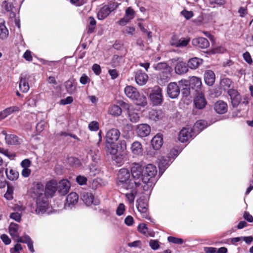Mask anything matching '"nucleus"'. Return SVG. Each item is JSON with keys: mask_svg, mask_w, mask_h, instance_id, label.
<instances>
[{"mask_svg": "<svg viewBox=\"0 0 253 253\" xmlns=\"http://www.w3.org/2000/svg\"><path fill=\"white\" fill-rule=\"evenodd\" d=\"M70 188V184L67 180H61L58 184H57L58 192L62 195L66 194Z\"/></svg>", "mask_w": 253, "mask_h": 253, "instance_id": "obj_21", "label": "nucleus"}, {"mask_svg": "<svg viewBox=\"0 0 253 253\" xmlns=\"http://www.w3.org/2000/svg\"><path fill=\"white\" fill-rule=\"evenodd\" d=\"M148 202V197L143 196L140 197L136 201V207L138 211L141 214L142 217L146 219L149 218Z\"/></svg>", "mask_w": 253, "mask_h": 253, "instance_id": "obj_7", "label": "nucleus"}, {"mask_svg": "<svg viewBox=\"0 0 253 253\" xmlns=\"http://www.w3.org/2000/svg\"><path fill=\"white\" fill-rule=\"evenodd\" d=\"M203 60L202 59L194 57L190 59L187 63L188 67L192 69H197L200 64L202 63Z\"/></svg>", "mask_w": 253, "mask_h": 253, "instance_id": "obj_34", "label": "nucleus"}, {"mask_svg": "<svg viewBox=\"0 0 253 253\" xmlns=\"http://www.w3.org/2000/svg\"><path fill=\"white\" fill-rule=\"evenodd\" d=\"M156 70L162 71L170 70V68L165 63H159L155 67Z\"/></svg>", "mask_w": 253, "mask_h": 253, "instance_id": "obj_45", "label": "nucleus"}, {"mask_svg": "<svg viewBox=\"0 0 253 253\" xmlns=\"http://www.w3.org/2000/svg\"><path fill=\"white\" fill-rule=\"evenodd\" d=\"M19 88L23 92H27L29 89V85L25 78H21L19 82Z\"/></svg>", "mask_w": 253, "mask_h": 253, "instance_id": "obj_41", "label": "nucleus"}, {"mask_svg": "<svg viewBox=\"0 0 253 253\" xmlns=\"http://www.w3.org/2000/svg\"><path fill=\"white\" fill-rule=\"evenodd\" d=\"M89 78L85 74H84L80 79V82L81 84H86L87 83L89 82Z\"/></svg>", "mask_w": 253, "mask_h": 253, "instance_id": "obj_64", "label": "nucleus"}, {"mask_svg": "<svg viewBox=\"0 0 253 253\" xmlns=\"http://www.w3.org/2000/svg\"><path fill=\"white\" fill-rule=\"evenodd\" d=\"M147 229L148 228L146 225L144 223H141L139 224L137 227L138 231L141 234H143L144 235H145V234H146V232L147 231Z\"/></svg>", "mask_w": 253, "mask_h": 253, "instance_id": "obj_58", "label": "nucleus"}, {"mask_svg": "<svg viewBox=\"0 0 253 253\" xmlns=\"http://www.w3.org/2000/svg\"><path fill=\"white\" fill-rule=\"evenodd\" d=\"M232 84V81L228 78H223L220 81V86L224 90L229 89Z\"/></svg>", "mask_w": 253, "mask_h": 253, "instance_id": "obj_44", "label": "nucleus"}, {"mask_svg": "<svg viewBox=\"0 0 253 253\" xmlns=\"http://www.w3.org/2000/svg\"><path fill=\"white\" fill-rule=\"evenodd\" d=\"M180 14L185 19L188 20L193 16V12L192 11H188L186 9H184L180 12Z\"/></svg>", "mask_w": 253, "mask_h": 253, "instance_id": "obj_54", "label": "nucleus"}, {"mask_svg": "<svg viewBox=\"0 0 253 253\" xmlns=\"http://www.w3.org/2000/svg\"><path fill=\"white\" fill-rule=\"evenodd\" d=\"M5 21L3 19H0V38L6 39L8 36V31L4 25Z\"/></svg>", "mask_w": 253, "mask_h": 253, "instance_id": "obj_39", "label": "nucleus"}, {"mask_svg": "<svg viewBox=\"0 0 253 253\" xmlns=\"http://www.w3.org/2000/svg\"><path fill=\"white\" fill-rule=\"evenodd\" d=\"M32 241L30 237L28 235H25L22 237H18L16 239V241L18 243H24L28 244Z\"/></svg>", "mask_w": 253, "mask_h": 253, "instance_id": "obj_53", "label": "nucleus"}, {"mask_svg": "<svg viewBox=\"0 0 253 253\" xmlns=\"http://www.w3.org/2000/svg\"><path fill=\"white\" fill-rule=\"evenodd\" d=\"M68 163L73 166H79L80 165V160L75 157H70L68 159Z\"/></svg>", "mask_w": 253, "mask_h": 253, "instance_id": "obj_55", "label": "nucleus"}, {"mask_svg": "<svg viewBox=\"0 0 253 253\" xmlns=\"http://www.w3.org/2000/svg\"><path fill=\"white\" fill-rule=\"evenodd\" d=\"M170 71H162L157 76V80L160 84H163L167 82L170 75Z\"/></svg>", "mask_w": 253, "mask_h": 253, "instance_id": "obj_31", "label": "nucleus"}, {"mask_svg": "<svg viewBox=\"0 0 253 253\" xmlns=\"http://www.w3.org/2000/svg\"><path fill=\"white\" fill-rule=\"evenodd\" d=\"M189 42L190 39L188 38H181L179 39L173 38L170 41V44L177 47H185Z\"/></svg>", "mask_w": 253, "mask_h": 253, "instance_id": "obj_24", "label": "nucleus"}, {"mask_svg": "<svg viewBox=\"0 0 253 253\" xmlns=\"http://www.w3.org/2000/svg\"><path fill=\"white\" fill-rule=\"evenodd\" d=\"M150 99L154 105L161 104L163 102L162 89L158 86L154 87L149 96Z\"/></svg>", "mask_w": 253, "mask_h": 253, "instance_id": "obj_9", "label": "nucleus"}, {"mask_svg": "<svg viewBox=\"0 0 253 253\" xmlns=\"http://www.w3.org/2000/svg\"><path fill=\"white\" fill-rule=\"evenodd\" d=\"M108 112L110 115L113 116L117 117L121 115L122 110L119 106L113 105L108 108Z\"/></svg>", "mask_w": 253, "mask_h": 253, "instance_id": "obj_37", "label": "nucleus"}, {"mask_svg": "<svg viewBox=\"0 0 253 253\" xmlns=\"http://www.w3.org/2000/svg\"><path fill=\"white\" fill-rule=\"evenodd\" d=\"M102 180L100 178H96L93 180L92 182V188L96 189L102 186Z\"/></svg>", "mask_w": 253, "mask_h": 253, "instance_id": "obj_51", "label": "nucleus"}, {"mask_svg": "<svg viewBox=\"0 0 253 253\" xmlns=\"http://www.w3.org/2000/svg\"><path fill=\"white\" fill-rule=\"evenodd\" d=\"M163 117L162 112L160 110H150L149 112V118L150 120L154 121H157L161 119Z\"/></svg>", "mask_w": 253, "mask_h": 253, "instance_id": "obj_32", "label": "nucleus"}, {"mask_svg": "<svg viewBox=\"0 0 253 253\" xmlns=\"http://www.w3.org/2000/svg\"><path fill=\"white\" fill-rule=\"evenodd\" d=\"M208 126L207 122L205 120L197 121L193 126V131L195 134L198 133Z\"/></svg>", "mask_w": 253, "mask_h": 253, "instance_id": "obj_30", "label": "nucleus"}, {"mask_svg": "<svg viewBox=\"0 0 253 253\" xmlns=\"http://www.w3.org/2000/svg\"><path fill=\"white\" fill-rule=\"evenodd\" d=\"M157 169L153 164H148L143 167L138 164H133L131 169L132 177L142 184L143 189L150 192L155 185L157 179Z\"/></svg>", "mask_w": 253, "mask_h": 253, "instance_id": "obj_1", "label": "nucleus"}, {"mask_svg": "<svg viewBox=\"0 0 253 253\" xmlns=\"http://www.w3.org/2000/svg\"><path fill=\"white\" fill-rule=\"evenodd\" d=\"M18 111V107L16 106H12L7 108L2 111L0 112V120L3 119L11 113Z\"/></svg>", "mask_w": 253, "mask_h": 253, "instance_id": "obj_33", "label": "nucleus"}, {"mask_svg": "<svg viewBox=\"0 0 253 253\" xmlns=\"http://www.w3.org/2000/svg\"><path fill=\"white\" fill-rule=\"evenodd\" d=\"M168 241L173 244L177 245H181L183 243L184 241L182 239L179 238H176L173 236H169L168 238Z\"/></svg>", "mask_w": 253, "mask_h": 253, "instance_id": "obj_46", "label": "nucleus"}, {"mask_svg": "<svg viewBox=\"0 0 253 253\" xmlns=\"http://www.w3.org/2000/svg\"><path fill=\"white\" fill-rule=\"evenodd\" d=\"M214 109L218 114H224L227 111V105L225 102L219 100L214 104Z\"/></svg>", "mask_w": 253, "mask_h": 253, "instance_id": "obj_25", "label": "nucleus"}, {"mask_svg": "<svg viewBox=\"0 0 253 253\" xmlns=\"http://www.w3.org/2000/svg\"><path fill=\"white\" fill-rule=\"evenodd\" d=\"M163 144L162 135L160 133L156 134L151 140V144L155 150H159L162 146Z\"/></svg>", "mask_w": 253, "mask_h": 253, "instance_id": "obj_26", "label": "nucleus"}, {"mask_svg": "<svg viewBox=\"0 0 253 253\" xmlns=\"http://www.w3.org/2000/svg\"><path fill=\"white\" fill-rule=\"evenodd\" d=\"M138 187V186H134L133 188H126V189H129L131 190L130 193H127L126 194V197L130 204L133 203L135 196L138 192L137 189Z\"/></svg>", "mask_w": 253, "mask_h": 253, "instance_id": "obj_36", "label": "nucleus"}, {"mask_svg": "<svg viewBox=\"0 0 253 253\" xmlns=\"http://www.w3.org/2000/svg\"><path fill=\"white\" fill-rule=\"evenodd\" d=\"M135 132L138 136L144 137L150 133L151 127L146 124H139L136 126Z\"/></svg>", "mask_w": 253, "mask_h": 253, "instance_id": "obj_14", "label": "nucleus"}, {"mask_svg": "<svg viewBox=\"0 0 253 253\" xmlns=\"http://www.w3.org/2000/svg\"><path fill=\"white\" fill-rule=\"evenodd\" d=\"M82 199L87 206H89L92 204L94 205H98L100 203L98 199H94V196L91 193L88 192L83 193Z\"/></svg>", "mask_w": 253, "mask_h": 253, "instance_id": "obj_17", "label": "nucleus"}, {"mask_svg": "<svg viewBox=\"0 0 253 253\" xmlns=\"http://www.w3.org/2000/svg\"><path fill=\"white\" fill-rule=\"evenodd\" d=\"M171 61L174 66V71L176 74L182 75L188 72L187 65L181 58H173Z\"/></svg>", "mask_w": 253, "mask_h": 253, "instance_id": "obj_8", "label": "nucleus"}, {"mask_svg": "<svg viewBox=\"0 0 253 253\" xmlns=\"http://www.w3.org/2000/svg\"><path fill=\"white\" fill-rule=\"evenodd\" d=\"M76 181L80 185H85L87 182V178L84 176L79 175L76 177Z\"/></svg>", "mask_w": 253, "mask_h": 253, "instance_id": "obj_57", "label": "nucleus"}, {"mask_svg": "<svg viewBox=\"0 0 253 253\" xmlns=\"http://www.w3.org/2000/svg\"><path fill=\"white\" fill-rule=\"evenodd\" d=\"M78 195L76 192L70 193L66 198L65 208L66 209H72L78 203Z\"/></svg>", "mask_w": 253, "mask_h": 253, "instance_id": "obj_16", "label": "nucleus"}, {"mask_svg": "<svg viewBox=\"0 0 253 253\" xmlns=\"http://www.w3.org/2000/svg\"><path fill=\"white\" fill-rule=\"evenodd\" d=\"M2 6L7 11H10L13 8V5L11 3L7 2L6 1H4L2 3Z\"/></svg>", "mask_w": 253, "mask_h": 253, "instance_id": "obj_59", "label": "nucleus"}, {"mask_svg": "<svg viewBox=\"0 0 253 253\" xmlns=\"http://www.w3.org/2000/svg\"><path fill=\"white\" fill-rule=\"evenodd\" d=\"M135 80L137 84L139 85H143L147 82L148 76L141 71H138L135 73Z\"/></svg>", "mask_w": 253, "mask_h": 253, "instance_id": "obj_23", "label": "nucleus"}, {"mask_svg": "<svg viewBox=\"0 0 253 253\" xmlns=\"http://www.w3.org/2000/svg\"><path fill=\"white\" fill-rule=\"evenodd\" d=\"M167 94L171 98H177L180 93V86L179 83L171 82L168 84L167 87Z\"/></svg>", "mask_w": 253, "mask_h": 253, "instance_id": "obj_12", "label": "nucleus"}, {"mask_svg": "<svg viewBox=\"0 0 253 253\" xmlns=\"http://www.w3.org/2000/svg\"><path fill=\"white\" fill-rule=\"evenodd\" d=\"M230 97L232 105L233 107H237L241 101V97L238 91L235 89H231L228 91Z\"/></svg>", "mask_w": 253, "mask_h": 253, "instance_id": "obj_18", "label": "nucleus"}, {"mask_svg": "<svg viewBox=\"0 0 253 253\" xmlns=\"http://www.w3.org/2000/svg\"><path fill=\"white\" fill-rule=\"evenodd\" d=\"M131 150L134 155H141L143 151L141 144L138 141L134 142L131 145Z\"/></svg>", "mask_w": 253, "mask_h": 253, "instance_id": "obj_38", "label": "nucleus"}, {"mask_svg": "<svg viewBox=\"0 0 253 253\" xmlns=\"http://www.w3.org/2000/svg\"><path fill=\"white\" fill-rule=\"evenodd\" d=\"M195 106L198 109H203L207 104V101L202 92H197L194 100Z\"/></svg>", "mask_w": 253, "mask_h": 253, "instance_id": "obj_20", "label": "nucleus"}, {"mask_svg": "<svg viewBox=\"0 0 253 253\" xmlns=\"http://www.w3.org/2000/svg\"><path fill=\"white\" fill-rule=\"evenodd\" d=\"M65 87L69 93H72L76 90V85L73 80H69L65 82Z\"/></svg>", "mask_w": 253, "mask_h": 253, "instance_id": "obj_42", "label": "nucleus"}, {"mask_svg": "<svg viewBox=\"0 0 253 253\" xmlns=\"http://www.w3.org/2000/svg\"><path fill=\"white\" fill-rule=\"evenodd\" d=\"M92 70L94 72V74L96 75H99L101 72L100 66L97 64H94L93 65L92 67Z\"/></svg>", "mask_w": 253, "mask_h": 253, "instance_id": "obj_63", "label": "nucleus"}, {"mask_svg": "<svg viewBox=\"0 0 253 253\" xmlns=\"http://www.w3.org/2000/svg\"><path fill=\"white\" fill-rule=\"evenodd\" d=\"M134 223L133 218L130 216H127L125 219V223L129 226H132Z\"/></svg>", "mask_w": 253, "mask_h": 253, "instance_id": "obj_62", "label": "nucleus"}, {"mask_svg": "<svg viewBox=\"0 0 253 253\" xmlns=\"http://www.w3.org/2000/svg\"><path fill=\"white\" fill-rule=\"evenodd\" d=\"M88 127L90 131H96L99 129V124L96 121H92L88 124Z\"/></svg>", "mask_w": 253, "mask_h": 253, "instance_id": "obj_52", "label": "nucleus"}, {"mask_svg": "<svg viewBox=\"0 0 253 253\" xmlns=\"http://www.w3.org/2000/svg\"><path fill=\"white\" fill-rule=\"evenodd\" d=\"M44 189L42 185L37 184L33 189V196L36 198V207L35 213L38 215L50 214L52 212V209L49 205L48 200L43 194Z\"/></svg>", "mask_w": 253, "mask_h": 253, "instance_id": "obj_2", "label": "nucleus"}, {"mask_svg": "<svg viewBox=\"0 0 253 253\" xmlns=\"http://www.w3.org/2000/svg\"><path fill=\"white\" fill-rule=\"evenodd\" d=\"M119 4L116 2H110L100 8L97 13V18L100 20H104L111 12L118 7Z\"/></svg>", "mask_w": 253, "mask_h": 253, "instance_id": "obj_6", "label": "nucleus"}, {"mask_svg": "<svg viewBox=\"0 0 253 253\" xmlns=\"http://www.w3.org/2000/svg\"><path fill=\"white\" fill-rule=\"evenodd\" d=\"M124 91L126 96L135 101L137 105L144 106L147 104L146 97L140 94L134 87L127 85L125 88Z\"/></svg>", "mask_w": 253, "mask_h": 253, "instance_id": "obj_4", "label": "nucleus"}, {"mask_svg": "<svg viewBox=\"0 0 253 253\" xmlns=\"http://www.w3.org/2000/svg\"><path fill=\"white\" fill-rule=\"evenodd\" d=\"M215 76L214 72L211 70L206 71L204 74L205 83L208 85H212L215 82Z\"/></svg>", "mask_w": 253, "mask_h": 253, "instance_id": "obj_29", "label": "nucleus"}, {"mask_svg": "<svg viewBox=\"0 0 253 253\" xmlns=\"http://www.w3.org/2000/svg\"><path fill=\"white\" fill-rule=\"evenodd\" d=\"M179 151L176 149H172L169 156H163L159 159V168L161 174L169 167L174 158L179 154Z\"/></svg>", "mask_w": 253, "mask_h": 253, "instance_id": "obj_5", "label": "nucleus"}, {"mask_svg": "<svg viewBox=\"0 0 253 253\" xmlns=\"http://www.w3.org/2000/svg\"><path fill=\"white\" fill-rule=\"evenodd\" d=\"M123 62H124L123 57L121 56H118L117 55H115L113 56L112 60V64L115 66H118Z\"/></svg>", "mask_w": 253, "mask_h": 253, "instance_id": "obj_48", "label": "nucleus"}, {"mask_svg": "<svg viewBox=\"0 0 253 253\" xmlns=\"http://www.w3.org/2000/svg\"><path fill=\"white\" fill-rule=\"evenodd\" d=\"M1 134L4 136L5 143L9 145H15L20 144V140L16 135L7 134L5 130L1 131Z\"/></svg>", "mask_w": 253, "mask_h": 253, "instance_id": "obj_15", "label": "nucleus"}, {"mask_svg": "<svg viewBox=\"0 0 253 253\" xmlns=\"http://www.w3.org/2000/svg\"><path fill=\"white\" fill-rule=\"evenodd\" d=\"M180 89H181L182 94L187 97L190 94L189 83L187 80H181L178 82Z\"/></svg>", "mask_w": 253, "mask_h": 253, "instance_id": "obj_28", "label": "nucleus"}, {"mask_svg": "<svg viewBox=\"0 0 253 253\" xmlns=\"http://www.w3.org/2000/svg\"><path fill=\"white\" fill-rule=\"evenodd\" d=\"M57 189V182L55 181H50L46 185L45 192L43 194L45 196L52 197L54 195Z\"/></svg>", "mask_w": 253, "mask_h": 253, "instance_id": "obj_19", "label": "nucleus"}, {"mask_svg": "<svg viewBox=\"0 0 253 253\" xmlns=\"http://www.w3.org/2000/svg\"><path fill=\"white\" fill-rule=\"evenodd\" d=\"M5 173L7 177L10 180H14L18 178L19 176L18 172L14 169H10L9 171L6 169L5 170Z\"/></svg>", "mask_w": 253, "mask_h": 253, "instance_id": "obj_40", "label": "nucleus"}, {"mask_svg": "<svg viewBox=\"0 0 253 253\" xmlns=\"http://www.w3.org/2000/svg\"><path fill=\"white\" fill-rule=\"evenodd\" d=\"M10 217L16 221L19 222L21 218V215L18 212H13L10 214Z\"/></svg>", "mask_w": 253, "mask_h": 253, "instance_id": "obj_61", "label": "nucleus"}, {"mask_svg": "<svg viewBox=\"0 0 253 253\" xmlns=\"http://www.w3.org/2000/svg\"><path fill=\"white\" fill-rule=\"evenodd\" d=\"M120 136V131L116 128H112L109 130L106 134V142L112 144L117 141Z\"/></svg>", "mask_w": 253, "mask_h": 253, "instance_id": "obj_13", "label": "nucleus"}, {"mask_svg": "<svg viewBox=\"0 0 253 253\" xmlns=\"http://www.w3.org/2000/svg\"><path fill=\"white\" fill-rule=\"evenodd\" d=\"M45 125V123L44 121H41L38 123L36 126L37 131L38 132L42 131L44 129Z\"/></svg>", "mask_w": 253, "mask_h": 253, "instance_id": "obj_60", "label": "nucleus"}, {"mask_svg": "<svg viewBox=\"0 0 253 253\" xmlns=\"http://www.w3.org/2000/svg\"><path fill=\"white\" fill-rule=\"evenodd\" d=\"M13 188L12 186H7V191L4 194V197L8 200L13 199Z\"/></svg>", "mask_w": 253, "mask_h": 253, "instance_id": "obj_50", "label": "nucleus"}, {"mask_svg": "<svg viewBox=\"0 0 253 253\" xmlns=\"http://www.w3.org/2000/svg\"><path fill=\"white\" fill-rule=\"evenodd\" d=\"M126 210L125 206L124 204L121 203L119 205L117 210L116 214L118 216H121L124 213Z\"/></svg>", "mask_w": 253, "mask_h": 253, "instance_id": "obj_56", "label": "nucleus"}, {"mask_svg": "<svg viewBox=\"0 0 253 253\" xmlns=\"http://www.w3.org/2000/svg\"><path fill=\"white\" fill-rule=\"evenodd\" d=\"M9 232L13 239H17L19 235V225L16 223H11L9 227Z\"/></svg>", "mask_w": 253, "mask_h": 253, "instance_id": "obj_35", "label": "nucleus"}, {"mask_svg": "<svg viewBox=\"0 0 253 253\" xmlns=\"http://www.w3.org/2000/svg\"><path fill=\"white\" fill-rule=\"evenodd\" d=\"M130 173L129 170L126 169H121L118 174V185L124 188H133L134 186H139L141 183L138 180L129 179Z\"/></svg>", "mask_w": 253, "mask_h": 253, "instance_id": "obj_3", "label": "nucleus"}, {"mask_svg": "<svg viewBox=\"0 0 253 253\" xmlns=\"http://www.w3.org/2000/svg\"><path fill=\"white\" fill-rule=\"evenodd\" d=\"M123 107L127 109L128 117L130 122L136 123L139 121L140 117L138 110L135 109L132 105L126 103H123Z\"/></svg>", "mask_w": 253, "mask_h": 253, "instance_id": "obj_11", "label": "nucleus"}, {"mask_svg": "<svg viewBox=\"0 0 253 253\" xmlns=\"http://www.w3.org/2000/svg\"><path fill=\"white\" fill-rule=\"evenodd\" d=\"M89 24L87 27V32L89 34L92 33L95 28L96 22L95 19L92 17L90 16L88 18Z\"/></svg>", "mask_w": 253, "mask_h": 253, "instance_id": "obj_43", "label": "nucleus"}, {"mask_svg": "<svg viewBox=\"0 0 253 253\" xmlns=\"http://www.w3.org/2000/svg\"><path fill=\"white\" fill-rule=\"evenodd\" d=\"M189 85L195 90L197 92H200L199 90L202 86V82L200 78L197 77L193 76L190 79V81H188Z\"/></svg>", "mask_w": 253, "mask_h": 253, "instance_id": "obj_27", "label": "nucleus"}, {"mask_svg": "<svg viewBox=\"0 0 253 253\" xmlns=\"http://www.w3.org/2000/svg\"><path fill=\"white\" fill-rule=\"evenodd\" d=\"M195 135L194 132L191 127H183L179 133L178 140L184 143L192 139Z\"/></svg>", "mask_w": 253, "mask_h": 253, "instance_id": "obj_10", "label": "nucleus"}, {"mask_svg": "<svg viewBox=\"0 0 253 253\" xmlns=\"http://www.w3.org/2000/svg\"><path fill=\"white\" fill-rule=\"evenodd\" d=\"M125 15L130 20H132L134 17L135 11L131 7H128L126 9Z\"/></svg>", "mask_w": 253, "mask_h": 253, "instance_id": "obj_49", "label": "nucleus"}, {"mask_svg": "<svg viewBox=\"0 0 253 253\" xmlns=\"http://www.w3.org/2000/svg\"><path fill=\"white\" fill-rule=\"evenodd\" d=\"M149 246L153 250H157L160 247V243L158 240L151 239L149 241Z\"/></svg>", "mask_w": 253, "mask_h": 253, "instance_id": "obj_47", "label": "nucleus"}, {"mask_svg": "<svg viewBox=\"0 0 253 253\" xmlns=\"http://www.w3.org/2000/svg\"><path fill=\"white\" fill-rule=\"evenodd\" d=\"M192 44L201 48H206L209 47L210 43L208 40L205 38L199 37L193 39L192 41Z\"/></svg>", "mask_w": 253, "mask_h": 253, "instance_id": "obj_22", "label": "nucleus"}]
</instances>
